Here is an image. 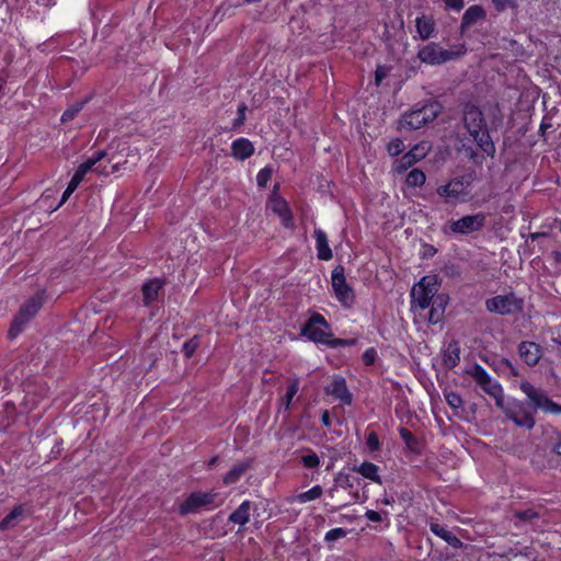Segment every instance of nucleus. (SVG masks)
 Returning a JSON list of instances; mask_svg holds the SVG:
<instances>
[{
    "label": "nucleus",
    "instance_id": "obj_1",
    "mask_svg": "<svg viewBox=\"0 0 561 561\" xmlns=\"http://www.w3.org/2000/svg\"><path fill=\"white\" fill-rule=\"evenodd\" d=\"M463 123L478 147L488 156L493 157L495 153V147L491 140L484 115L480 108L472 104L466 105L463 111Z\"/></svg>",
    "mask_w": 561,
    "mask_h": 561
},
{
    "label": "nucleus",
    "instance_id": "obj_2",
    "mask_svg": "<svg viewBox=\"0 0 561 561\" xmlns=\"http://www.w3.org/2000/svg\"><path fill=\"white\" fill-rule=\"evenodd\" d=\"M474 174L468 173L451 179L448 183L437 187L439 197L447 204H457L468 201Z\"/></svg>",
    "mask_w": 561,
    "mask_h": 561
},
{
    "label": "nucleus",
    "instance_id": "obj_3",
    "mask_svg": "<svg viewBox=\"0 0 561 561\" xmlns=\"http://www.w3.org/2000/svg\"><path fill=\"white\" fill-rule=\"evenodd\" d=\"M496 407L500 408L506 417L511 420L516 426L531 430L536 424V411L526 402L516 399H511L505 402L503 399L502 405Z\"/></svg>",
    "mask_w": 561,
    "mask_h": 561
},
{
    "label": "nucleus",
    "instance_id": "obj_4",
    "mask_svg": "<svg viewBox=\"0 0 561 561\" xmlns=\"http://www.w3.org/2000/svg\"><path fill=\"white\" fill-rule=\"evenodd\" d=\"M45 300L44 291L35 294L25 304H23L14 317L9 334L15 337L24 325L38 312Z\"/></svg>",
    "mask_w": 561,
    "mask_h": 561
},
{
    "label": "nucleus",
    "instance_id": "obj_5",
    "mask_svg": "<svg viewBox=\"0 0 561 561\" xmlns=\"http://www.w3.org/2000/svg\"><path fill=\"white\" fill-rule=\"evenodd\" d=\"M437 290L438 282L435 275L422 277L411 290L412 307H417L421 310L428 308Z\"/></svg>",
    "mask_w": 561,
    "mask_h": 561
},
{
    "label": "nucleus",
    "instance_id": "obj_6",
    "mask_svg": "<svg viewBox=\"0 0 561 561\" xmlns=\"http://www.w3.org/2000/svg\"><path fill=\"white\" fill-rule=\"evenodd\" d=\"M485 308L489 312L501 316L515 314L523 310L524 301L513 293L497 295L485 300Z\"/></svg>",
    "mask_w": 561,
    "mask_h": 561
},
{
    "label": "nucleus",
    "instance_id": "obj_7",
    "mask_svg": "<svg viewBox=\"0 0 561 561\" xmlns=\"http://www.w3.org/2000/svg\"><path fill=\"white\" fill-rule=\"evenodd\" d=\"M331 284L335 298L345 308H351L355 302V294L353 288L347 284L344 267L337 265L331 274Z\"/></svg>",
    "mask_w": 561,
    "mask_h": 561
},
{
    "label": "nucleus",
    "instance_id": "obj_8",
    "mask_svg": "<svg viewBox=\"0 0 561 561\" xmlns=\"http://www.w3.org/2000/svg\"><path fill=\"white\" fill-rule=\"evenodd\" d=\"M330 327L323 316L313 313L302 327L301 333L314 343L329 345L331 333Z\"/></svg>",
    "mask_w": 561,
    "mask_h": 561
},
{
    "label": "nucleus",
    "instance_id": "obj_9",
    "mask_svg": "<svg viewBox=\"0 0 561 561\" xmlns=\"http://www.w3.org/2000/svg\"><path fill=\"white\" fill-rule=\"evenodd\" d=\"M468 373L482 390L494 399L496 405H502V400L504 399L503 388L491 378L482 366L476 364Z\"/></svg>",
    "mask_w": 561,
    "mask_h": 561
},
{
    "label": "nucleus",
    "instance_id": "obj_10",
    "mask_svg": "<svg viewBox=\"0 0 561 561\" xmlns=\"http://www.w3.org/2000/svg\"><path fill=\"white\" fill-rule=\"evenodd\" d=\"M520 390L528 397L535 411L537 409L545 413L560 414L561 405L553 402L543 391L536 389L531 383L525 381L520 383Z\"/></svg>",
    "mask_w": 561,
    "mask_h": 561
},
{
    "label": "nucleus",
    "instance_id": "obj_11",
    "mask_svg": "<svg viewBox=\"0 0 561 561\" xmlns=\"http://www.w3.org/2000/svg\"><path fill=\"white\" fill-rule=\"evenodd\" d=\"M485 222L486 215L484 213H477L451 221L448 229L456 234H469L480 231L485 226Z\"/></svg>",
    "mask_w": 561,
    "mask_h": 561
},
{
    "label": "nucleus",
    "instance_id": "obj_12",
    "mask_svg": "<svg viewBox=\"0 0 561 561\" xmlns=\"http://www.w3.org/2000/svg\"><path fill=\"white\" fill-rule=\"evenodd\" d=\"M456 56V53L446 50L436 43H430L423 46L417 53L420 60L428 65H440Z\"/></svg>",
    "mask_w": 561,
    "mask_h": 561
},
{
    "label": "nucleus",
    "instance_id": "obj_13",
    "mask_svg": "<svg viewBox=\"0 0 561 561\" xmlns=\"http://www.w3.org/2000/svg\"><path fill=\"white\" fill-rule=\"evenodd\" d=\"M216 497L211 492H194L179 507L181 515H186L198 511L202 507L214 503Z\"/></svg>",
    "mask_w": 561,
    "mask_h": 561
},
{
    "label": "nucleus",
    "instance_id": "obj_14",
    "mask_svg": "<svg viewBox=\"0 0 561 561\" xmlns=\"http://www.w3.org/2000/svg\"><path fill=\"white\" fill-rule=\"evenodd\" d=\"M105 156V151H96L91 158L78 167L72 178L77 179V181L81 183L89 171H94L100 174H108L110 172L105 167L96 165Z\"/></svg>",
    "mask_w": 561,
    "mask_h": 561
},
{
    "label": "nucleus",
    "instance_id": "obj_15",
    "mask_svg": "<svg viewBox=\"0 0 561 561\" xmlns=\"http://www.w3.org/2000/svg\"><path fill=\"white\" fill-rule=\"evenodd\" d=\"M518 353L520 358L529 366H535L541 358L540 346L530 341H523L518 346Z\"/></svg>",
    "mask_w": 561,
    "mask_h": 561
},
{
    "label": "nucleus",
    "instance_id": "obj_16",
    "mask_svg": "<svg viewBox=\"0 0 561 561\" xmlns=\"http://www.w3.org/2000/svg\"><path fill=\"white\" fill-rule=\"evenodd\" d=\"M328 393L340 400L343 404L350 405L352 403V393L348 391L346 381L342 377L333 379L328 388Z\"/></svg>",
    "mask_w": 561,
    "mask_h": 561
},
{
    "label": "nucleus",
    "instance_id": "obj_17",
    "mask_svg": "<svg viewBox=\"0 0 561 561\" xmlns=\"http://www.w3.org/2000/svg\"><path fill=\"white\" fill-rule=\"evenodd\" d=\"M254 153L253 144L247 138H238L231 144V156L238 160H245Z\"/></svg>",
    "mask_w": 561,
    "mask_h": 561
},
{
    "label": "nucleus",
    "instance_id": "obj_18",
    "mask_svg": "<svg viewBox=\"0 0 561 561\" xmlns=\"http://www.w3.org/2000/svg\"><path fill=\"white\" fill-rule=\"evenodd\" d=\"M430 529L433 534L445 540L453 548L459 549L462 547V541L454 535L446 526L436 522L430 523Z\"/></svg>",
    "mask_w": 561,
    "mask_h": 561
},
{
    "label": "nucleus",
    "instance_id": "obj_19",
    "mask_svg": "<svg viewBox=\"0 0 561 561\" xmlns=\"http://www.w3.org/2000/svg\"><path fill=\"white\" fill-rule=\"evenodd\" d=\"M27 515V510L24 505L15 506L1 522L0 529L9 530L19 525Z\"/></svg>",
    "mask_w": 561,
    "mask_h": 561
},
{
    "label": "nucleus",
    "instance_id": "obj_20",
    "mask_svg": "<svg viewBox=\"0 0 561 561\" xmlns=\"http://www.w3.org/2000/svg\"><path fill=\"white\" fill-rule=\"evenodd\" d=\"M485 19V11L481 5L474 4L469 7L462 15L460 30L463 33L478 21Z\"/></svg>",
    "mask_w": 561,
    "mask_h": 561
},
{
    "label": "nucleus",
    "instance_id": "obj_21",
    "mask_svg": "<svg viewBox=\"0 0 561 561\" xmlns=\"http://www.w3.org/2000/svg\"><path fill=\"white\" fill-rule=\"evenodd\" d=\"M316 248L318 257L322 261H329L332 259V250L329 247L327 233L321 229L314 230Z\"/></svg>",
    "mask_w": 561,
    "mask_h": 561
},
{
    "label": "nucleus",
    "instance_id": "obj_22",
    "mask_svg": "<svg viewBox=\"0 0 561 561\" xmlns=\"http://www.w3.org/2000/svg\"><path fill=\"white\" fill-rule=\"evenodd\" d=\"M460 362V346L457 341L447 344L443 354V363L447 368H454Z\"/></svg>",
    "mask_w": 561,
    "mask_h": 561
},
{
    "label": "nucleus",
    "instance_id": "obj_23",
    "mask_svg": "<svg viewBox=\"0 0 561 561\" xmlns=\"http://www.w3.org/2000/svg\"><path fill=\"white\" fill-rule=\"evenodd\" d=\"M163 282L159 278L151 279L148 283L144 284L142 296L144 304L146 306L151 305L158 298V294L161 290Z\"/></svg>",
    "mask_w": 561,
    "mask_h": 561
},
{
    "label": "nucleus",
    "instance_id": "obj_24",
    "mask_svg": "<svg viewBox=\"0 0 561 561\" xmlns=\"http://www.w3.org/2000/svg\"><path fill=\"white\" fill-rule=\"evenodd\" d=\"M424 125H426V118H424L420 108L404 114L401 119V126L409 129H419Z\"/></svg>",
    "mask_w": 561,
    "mask_h": 561
},
{
    "label": "nucleus",
    "instance_id": "obj_25",
    "mask_svg": "<svg viewBox=\"0 0 561 561\" xmlns=\"http://www.w3.org/2000/svg\"><path fill=\"white\" fill-rule=\"evenodd\" d=\"M353 470L373 482L378 484L382 483L381 477L379 476V468L373 462L364 461L362 465L354 467Z\"/></svg>",
    "mask_w": 561,
    "mask_h": 561
},
{
    "label": "nucleus",
    "instance_id": "obj_26",
    "mask_svg": "<svg viewBox=\"0 0 561 561\" xmlns=\"http://www.w3.org/2000/svg\"><path fill=\"white\" fill-rule=\"evenodd\" d=\"M250 511L251 502L244 501L239 505V507L236 511H233L230 514L229 520L233 524L243 526L250 520Z\"/></svg>",
    "mask_w": 561,
    "mask_h": 561
},
{
    "label": "nucleus",
    "instance_id": "obj_27",
    "mask_svg": "<svg viewBox=\"0 0 561 561\" xmlns=\"http://www.w3.org/2000/svg\"><path fill=\"white\" fill-rule=\"evenodd\" d=\"M272 209L277 214L285 227L293 226L291 213L288 208L287 203L284 199H275L272 205Z\"/></svg>",
    "mask_w": 561,
    "mask_h": 561
},
{
    "label": "nucleus",
    "instance_id": "obj_28",
    "mask_svg": "<svg viewBox=\"0 0 561 561\" xmlns=\"http://www.w3.org/2000/svg\"><path fill=\"white\" fill-rule=\"evenodd\" d=\"M416 31L422 39H427L434 32V21L428 16L416 19Z\"/></svg>",
    "mask_w": 561,
    "mask_h": 561
},
{
    "label": "nucleus",
    "instance_id": "obj_29",
    "mask_svg": "<svg viewBox=\"0 0 561 561\" xmlns=\"http://www.w3.org/2000/svg\"><path fill=\"white\" fill-rule=\"evenodd\" d=\"M250 468L248 462L236 465L231 470H229L224 477V483L229 485L238 482L241 476Z\"/></svg>",
    "mask_w": 561,
    "mask_h": 561
},
{
    "label": "nucleus",
    "instance_id": "obj_30",
    "mask_svg": "<svg viewBox=\"0 0 561 561\" xmlns=\"http://www.w3.org/2000/svg\"><path fill=\"white\" fill-rule=\"evenodd\" d=\"M298 390H299V379L298 378L290 379L285 396L280 398V405L285 410L289 409L291 401H293L294 397L297 394Z\"/></svg>",
    "mask_w": 561,
    "mask_h": 561
},
{
    "label": "nucleus",
    "instance_id": "obj_31",
    "mask_svg": "<svg viewBox=\"0 0 561 561\" xmlns=\"http://www.w3.org/2000/svg\"><path fill=\"white\" fill-rule=\"evenodd\" d=\"M322 493H323V490H322L321 485H314L310 490L297 494L294 497V501H296L300 504H304L307 502L318 500L319 497H321Z\"/></svg>",
    "mask_w": 561,
    "mask_h": 561
},
{
    "label": "nucleus",
    "instance_id": "obj_32",
    "mask_svg": "<svg viewBox=\"0 0 561 561\" xmlns=\"http://www.w3.org/2000/svg\"><path fill=\"white\" fill-rule=\"evenodd\" d=\"M447 404L455 411L456 415H461L463 412V400L455 391H448L444 393Z\"/></svg>",
    "mask_w": 561,
    "mask_h": 561
},
{
    "label": "nucleus",
    "instance_id": "obj_33",
    "mask_svg": "<svg viewBox=\"0 0 561 561\" xmlns=\"http://www.w3.org/2000/svg\"><path fill=\"white\" fill-rule=\"evenodd\" d=\"M300 461L308 469L318 468L321 463L320 457L312 449H307L300 457Z\"/></svg>",
    "mask_w": 561,
    "mask_h": 561
},
{
    "label": "nucleus",
    "instance_id": "obj_34",
    "mask_svg": "<svg viewBox=\"0 0 561 561\" xmlns=\"http://www.w3.org/2000/svg\"><path fill=\"white\" fill-rule=\"evenodd\" d=\"M424 156L423 149L421 150L419 146L414 147L412 150H410L408 153H405L401 159V165L403 168L411 167L413 163H415L419 159H421Z\"/></svg>",
    "mask_w": 561,
    "mask_h": 561
},
{
    "label": "nucleus",
    "instance_id": "obj_35",
    "mask_svg": "<svg viewBox=\"0 0 561 561\" xmlns=\"http://www.w3.org/2000/svg\"><path fill=\"white\" fill-rule=\"evenodd\" d=\"M426 176L423 171L419 169H413L409 172L407 176V184L409 186L417 187L422 186L425 183Z\"/></svg>",
    "mask_w": 561,
    "mask_h": 561
},
{
    "label": "nucleus",
    "instance_id": "obj_36",
    "mask_svg": "<svg viewBox=\"0 0 561 561\" xmlns=\"http://www.w3.org/2000/svg\"><path fill=\"white\" fill-rule=\"evenodd\" d=\"M439 110L440 106L437 103H428L420 107L422 115L426 118V124L433 122L437 117Z\"/></svg>",
    "mask_w": 561,
    "mask_h": 561
},
{
    "label": "nucleus",
    "instance_id": "obj_37",
    "mask_svg": "<svg viewBox=\"0 0 561 561\" xmlns=\"http://www.w3.org/2000/svg\"><path fill=\"white\" fill-rule=\"evenodd\" d=\"M83 103H77L68 107L61 115V122L67 123L72 121L78 113L82 110Z\"/></svg>",
    "mask_w": 561,
    "mask_h": 561
},
{
    "label": "nucleus",
    "instance_id": "obj_38",
    "mask_svg": "<svg viewBox=\"0 0 561 561\" xmlns=\"http://www.w3.org/2000/svg\"><path fill=\"white\" fill-rule=\"evenodd\" d=\"M80 182L77 181V179H71L66 191L62 194L61 201L58 205H56L53 210H56L59 208L62 204L67 202V199L70 197V195L76 191V188L79 186Z\"/></svg>",
    "mask_w": 561,
    "mask_h": 561
},
{
    "label": "nucleus",
    "instance_id": "obj_39",
    "mask_svg": "<svg viewBox=\"0 0 561 561\" xmlns=\"http://www.w3.org/2000/svg\"><path fill=\"white\" fill-rule=\"evenodd\" d=\"M346 535H347V530L346 529H344L342 527H337V528H333V529L329 530L325 534L324 539L328 542H332V541H335L337 539L344 538Z\"/></svg>",
    "mask_w": 561,
    "mask_h": 561
},
{
    "label": "nucleus",
    "instance_id": "obj_40",
    "mask_svg": "<svg viewBox=\"0 0 561 561\" xmlns=\"http://www.w3.org/2000/svg\"><path fill=\"white\" fill-rule=\"evenodd\" d=\"M388 152L390 156H399L404 150V144L401 139L396 138L388 144Z\"/></svg>",
    "mask_w": 561,
    "mask_h": 561
},
{
    "label": "nucleus",
    "instance_id": "obj_41",
    "mask_svg": "<svg viewBox=\"0 0 561 561\" xmlns=\"http://www.w3.org/2000/svg\"><path fill=\"white\" fill-rule=\"evenodd\" d=\"M399 434H400V437L402 438V440L405 443V445L410 449H414L416 439H415L414 435L412 434V432H410L408 428L401 427L399 430Z\"/></svg>",
    "mask_w": 561,
    "mask_h": 561
},
{
    "label": "nucleus",
    "instance_id": "obj_42",
    "mask_svg": "<svg viewBox=\"0 0 561 561\" xmlns=\"http://www.w3.org/2000/svg\"><path fill=\"white\" fill-rule=\"evenodd\" d=\"M247 110H248V106L245 103H241L238 106V116L232 122V129H238L239 127H241L244 124Z\"/></svg>",
    "mask_w": 561,
    "mask_h": 561
},
{
    "label": "nucleus",
    "instance_id": "obj_43",
    "mask_svg": "<svg viewBox=\"0 0 561 561\" xmlns=\"http://www.w3.org/2000/svg\"><path fill=\"white\" fill-rule=\"evenodd\" d=\"M199 346V340L197 336H194L193 339L186 341L183 345V353L186 357H191L197 347Z\"/></svg>",
    "mask_w": 561,
    "mask_h": 561
},
{
    "label": "nucleus",
    "instance_id": "obj_44",
    "mask_svg": "<svg viewBox=\"0 0 561 561\" xmlns=\"http://www.w3.org/2000/svg\"><path fill=\"white\" fill-rule=\"evenodd\" d=\"M389 72H390V67L378 66L375 71V84L377 87L380 85L382 80L388 77Z\"/></svg>",
    "mask_w": 561,
    "mask_h": 561
},
{
    "label": "nucleus",
    "instance_id": "obj_45",
    "mask_svg": "<svg viewBox=\"0 0 561 561\" xmlns=\"http://www.w3.org/2000/svg\"><path fill=\"white\" fill-rule=\"evenodd\" d=\"M493 5L497 11H504L508 8L514 9L517 7L515 0H492Z\"/></svg>",
    "mask_w": 561,
    "mask_h": 561
},
{
    "label": "nucleus",
    "instance_id": "obj_46",
    "mask_svg": "<svg viewBox=\"0 0 561 561\" xmlns=\"http://www.w3.org/2000/svg\"><path fill=\"white\" fill-rule=\"evenodd\" d=\"M366 444L370 450H378L380 447L378 435L375 432H370L367 436Z\"/></svg>",
    "mask_w": 561,
    "mask_h": 561
},
{
    "label": "nucleus",
    "instance_id": "obj_47",
    "mask_svg": "<svg viewBox=\"0 0 561 561\" xmlns=\"http://www.w3.org/2000/svg\"><path fill=\"white\" fill-rule=\"evenodd\" d=\"M355 344L354 340H344V339H331L329 342L330 347H343V346H352Z\"/></svg>",
    "mask_w": 561,
    "mask_h": 561
},
{
    "label": "nucleus",
    "instance_id": "obj_48",
    "mask_svg": "<svg viewBox=\"0 0 561 561\" xmlns=\"http://www.w3.org/2000/svg\"><path fill=\"white\" fill-rule=\"evenodd\" d=\"M515 516L522 520H530V519L537 517V513L534 512L533 510H525V511L516 512Z\"/></svg>",
    "mask_w": 561,
    "mask_h": 561
},
{
    "label": "nucleus",
    "instance_id": "obj_49",
    "mask_svg": "<svg viewBox=\"0 0 561 561\" xmlns=\"http://www.w3.org/2000/svg\"><path fill=\"white\" fill-rule=\"evenodd\" d=\"M270 176H271V170H268V169L261 170L256 178L257 184L261 186L265 185V183L270 180Z\"/></svg>",
    "mask_w": 561,
    "mask_h": 561
},
{
    "label": "nucleus",
    "instance_id": "obj_50",
    "mask_svg": "<svg viewBox=\"0 0 561 561\" xmlns=\"http://www.w3.org/2000/svg\"><path fill=\"white\" fill-rule=\"evenodd\" d=\"M376 358V351L375 348H368L365 351L363 355V359L366 365H373Z\"/></svg>",
    "mask_w": 561,
    "mask_h": 561
},
{
    "label": "nucleus",
    "instance_id": "obj_51",
    "mask_svg": "<svg viewBox=\"0 0 561 561\" xmlns=\"http://www.w3.org/2000/svg\"><path fill=\"white\" fill-rule=\"evenodd\" d=\"M448 9L460 11L465 3L463 0H443Z\"/></svg>",
    "mask_w": 561,
    "mask_h": 561
},
{
    "label": "nucleus",
    "instance_id": "obj_52",
    "mask_svg": "<svg viewBox=\"0 0 561 561\" xmlns=\"http://www.w3.org/2000/svg\"><path fill=\"white\" fill-rule=\"evenodd\" d=\"M365 516L368 520L373 522V523H379L381 522V515L380 513L376 512V511H373V510H368L366 513H365Z\"/></svg>",
    "mask_w": 561,
    "mask_h": 561
},
{
    "label": "nucleus",
    "instance_id": "obj_53",
    "mask_svg": "<svg viewBox=\"0 0 561 561\" xmlns=\"http://www.w3.org/2000/svg\"><path fill=\"white\" fill-rule=\"evenodd\" d=\"M442 312L432 308L428 314V321L432 323H437L440 320Z\"/></svg>",
    "mask_w": 561,
    "mask_h": 561
},
{
    "label": "nucleus",
    "instance_id": "obj_54",
    "mask_svg": "<svg viewBox=\"0 0 561 561\" xmlns=\"http://www.w3.org/2000/svg\"><path fill=\"white\" fill-rule=\"evenodd\" d=\"M56 193H57L56 191L46 190L45 193L39 198V204L41 205L46 204L47 199L54 197Z\"/></svg>",
    "mask_w": 561,
    "mask_h": 561
},
{
    "label": "nucleus",
    "instance_id": "obj_55",
    "mask_svg": "<svg viewBox=\"0 0 561 561\" xmlns=\"http://www.w3.org/2000/svg\"><path fill=\"white\" fill-rule=\"evenodd\" d=\"M322 423H323L325 426H330V424H331L330 415H329V412H328V411H324V412H323V414H322Z\"/></svg>",
    "mask_w": 561,
    "mask_h": 561
},
{
    "label": "nucleus",
    "instance_id": "obj_56",
    "mask_svg": "<svg viewBox=\"0 0 561 561\" xmlns=\"http://www.w3.org/2000/svg\"><path fill=\"white\" fill-rule=\"evenodd\" d=\"M553 450H554L558 455H561V434L558 436V440H557V443L554 444Z\"/></svg>",
    "mask_w": 561,
    "mask_h": 561
},
{
    "label": "nucleus",
    "instance_id": "obj_57",
    "mask_svg": "<svg viewBox=\"0 0 561 561\" xmlns=\"http://www.w3.org/2000/svg\"><path fill=\"white\" fill-rule=\"evenodd\" d=\"M343 488H352V483L348 476L344 477L343 483L341 484Z\"/></svg>",
    "mask_w": 561,
    "mask_h": 561
},
{
    "label": "nucleus",
    "instance_id": "obj_58",
    "mask_svg": "<svg viewBox=\"0 0 561 561\" xmlns=\"http://www.w3.org/2000/svg\"><path fill=\"white\" fill-rule=\"evenodd\" d=\"M216 461H217V457L211 458L208 462V467L211 468L213 466H215Z\"/></svg>",
    "mask_w": 561,
    "mask_h": 561
},
{
    "label": "nucleus",
    "instance_id": "obj_59",
    "mask_svg": "<svg viewBox=\"0 0 561 561\" xmlns=\"http://www.w3.org/2000/svg\"><path fill=\"white\" fill-rule=\"evenodd\" d=\"M553 255L558 262H561V252H554Z\"/></svg>",
    "mask_w": 561,
    "mask_h": 561
},
{
    "label": "nucleus",
    "instance_id": "obj_60",
    "mask_svg": "<svg viewBox=\"0 0 561 561\" xmlns=\"http://www.w3.org/2000/svg\"><path fill=\"white\" fill-rule=\"evenodd\" d=\"M334 491H335V486L329 489L328 493L330 496H333L334 495Z\"/></svg>",
    "mask_w": 561,
    "mask_h": 561
},
{
    "label": "nucleus",
    "instance_id": "obj_61",
    "mask_svg": "<svg viewBox=\"0 0 561 561\" xmlns=\"http://www.w3.org/2000/svg\"><path fill=\"white\" fill-rule=\"evenodd\" d=\"M4 84H5V80L3 78H0V91L2 90Z\"/></svg>",
    "mask_w": 561,
    "mask_h": 561
},
{
    "label": "nucleus",
    "instance_id": "obj_62",
    "mask_svg": "<svg viewBox=\"0 0 561 561\" xmlns=\"http://www.w3.org/2000/svg\"><path fill=\"white\" fill-rule=\"evenodd\" d=\"M358 497H359L358 493H355V494H354V499L357 501V500H358Z\"/></svg>",
    "mask_w": 561,
    "mask_h": 561
},
{
    "label": "nucleus",
    "instance_id": "obj_63",
    "mask_svg": "<svg viewBox=\"0 0 561 561\" xmlns=\"http://www.w3.org/2000/svg\"><path fill=\"white\" fill-rule=\"evenodd\" d=\"M341 479H342V478H341V476H339V477H336V478H335V481L337 482V481H340Z\"/></svg>",
    "mask_w": 561,
    "mask_h": 561
},
{
    "label": "nucleus",
    "instance_id": "obj_64",
    "mask_svg": "<svg viewBox=\"0 0 561 561\" xmlns=\"http://www.w3.org/2000/svg\"><path fill=\"white\" fill-rule=\"evenodd\" d=\"M383 502H385L386 504H390V501H389V500H387V499H386Z\"/></svg>",
    "mask_w": 561,
    "mask_h": 561
}]
</instances>
